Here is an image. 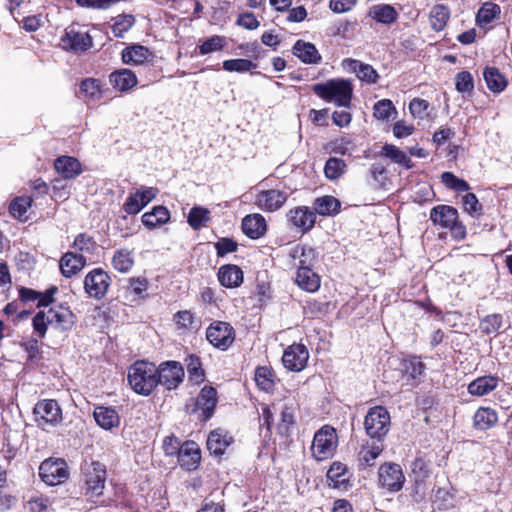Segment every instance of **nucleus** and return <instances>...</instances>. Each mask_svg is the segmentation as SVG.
Here are the masks:
<instances>
[{
    "label": "nucleus",
    "mask_w": 512,
    "mask_h": 512,
    "mask_svg": "<svg viewBox=\"0 0 512 512\" xmlns=\"http://www.w3.org/2000/svg\"><path fill=\"white\" fill-rule=\"evenodd\" d=\"M61 45L64 49L82 52L92 46V38L86 32H76L71 29L62 36Z\"/></svg>",
    "instance_id": "412c9836"
},
{
    "label": "nucleus",
    "mask_w": 512,
    "mask_h": 512,
    "mask_svg": "<svg viewBox=\"0 0 512 512\" xmlns=\"http://www.w3.org/2000/svg\"><path fill=\"white\" fill-rule=\"evenodd\" d=\"M135 19L132 15H120L112 25V32L115 37L122 38L124 34L133 26Z\"/></svg>",
    "instance_id": "13d9d810"
},
{
    "label": "nucleus",
    "mask_w": 512,
    "mask_h": 512,
    "mask_svg": "<svg viewBox=\"0 0 512 512\" xmlns=\"http://www.w3.org/2000/svg\"><path fill=\"white\" fill-rule=\"evenodd\" d=\"M134 264L132 254L128 250H118L112 258L113 267L122 273H127Z\"/></svg>",
    "instance_id": "3c124183"
},
{
    "label": "nucleus",
    "mask_w": 512,
    "mask_h": 512,
    "mask_svg": "<svg viewBox=\"0 0 512 512\" xmlns=\"http://www.w3.org/2000/svg\"><path fill=\"white\" fill-rule=\"evenodd\" d=\"M80 92L88 100H99L102 97L101 83L94 78H86L80 84Z\"/></svg>",
    "instance_id": "09e8293b"
},
{
    "label": "nucleus",
    "mask_w": 512,
    "mask_h": 512,
    "mask_svg": "<svg viewBox=\"0 0 512 512\" xmlns=\"http://www.w3.org/2000/svg\"><path fill=\"white\" fill-rule=\"evenodd\" d=\"M340 208V201L331 195L318 197L313 203L315 214L317 213L321 216H334L339 213Z\"/></svg>",
    "instance_id": "72a5a7b5"
},
{
    "label": "nucleus",
    "mask_w": 512,
    "mask_h": 512,
    "mask_svg": "<svg viewBox=\"0 0 512 512\" xmlns=\"http://www.w3.org/2000/svg\"><path fill=\"white\" fill-rule=\"evenodd\" d=\"M93 418L98 426L104 430H112L120 425V415L115 407L96 405L93 411Z\"/></svg>",
    "instance_id": "a211bd4d"
},
{
    "label": "nucleus",
    "mask_w": 512,
    "mask_h": 512,
    "mask_svg": "<svg viewBox=\"0 0 512 512\" xmlns=\"http://www.w3.org/2000/svg\"><path fill=\"white\" fill-rule=\"evenodd\" d=\"M87 264L85 255H78V253L67 252L59 262L61 273L64 277H72L81 271Z\"/></svg>",
    "instance_id": "bb28decb"
},
{
    "label": "nucleus",
    "mask_w": 512,
    "mask_h": 512,
    "mask_svg": "<svg viewBox=\"0 0 512 512\" xmlns=\"http://www.w3.org/2000/svg\"><path fill=\"white\" fill-rule=\"evenodd\" d=\"M157 371V383L169 390L177 388L184 378V369L177 361L164 362Z\"/></svg>",
    "instance_id": "9b49d317"
},
{
    "label": "nucleus",
    "mask_w": 512,
    "mask_h": 512,
    "mask_svg": "<svg viewBox=\"0 0 512 512\" xmlns=\"http://www.w3.org/2000/svg\"><path fill=\"white\" fill-rule=\"evenodd\" d=\"M210 221V211L201 206L193 207L187 218L188 224L194 229L199 230Z\"/></svg>",
    "instance_id": "49530a36"
},
{
    "label": "nucleus",
    "mask_w": 512,
    "mask_h": 512,
    "mask_svg": "<svg viewBox=\"0 0 512 512\" xmlns=\"http://www.w3.org/2000/svg\"><path fill=\"white\" fill-rule=\"evenodd\" d=\"M483 76L488 89L493 93H500L507 86V79L495 67H487L484 70Z\"/></svg>",
    "instance_id": "ea45409f"
},
{
    "label": "nucleus",
    "mask_w": 512,
    "mask_h": 512,
    "mask_svg": "<svg viewBox=\"0 0 512 512\" xmlns=\"http://www.w3.org/2000/svg\"><path fill=\"white\" fill-rule=\"evenodd\" d=\"M157 374L153 363L138 361L129 368L128 382L136 393L149 395L158 385Z\"/></svg>",
    "instance_id": "f257e3e1"
},
{
    "label": "nucleus",
    "mask_w": 512,
    "mask_h": 512,
    "mask_svg": "<svg viewBox=\"0 0 512 512\" xmlns=\"http://www.w3.org/2000/svg\"><path fill=\"white\" fill-rule=\"evenodd\" d=\"M296 283L307 292H315L320 287V278L311 268L297 270Z\"/></svg>",
    "instance_id": "79ce46f5"
},
{
    "label": "nucleus",
    "mask_w": 512,
    "mask_h": 512,
    "mask_svg": "<svg viewBox=\"0 0 512 512\" xmlns=\"http://www.w3.org/2000/svg\"><path fill=\"white\" fill-rule=\"evenodd\" d=\"M501 13L500 6L492 3L485 2L478 10L476 21L480 27H485L492 23V21L499 17Z\"/></svg>",
    "instance_id": "37998d69"
},
{
    "label": "nucleus",
    "mask_w": 512,
    "mask_h": 512,
    "mask_svg": "<svg viewBox=\"0 0 512 512\" xmlns=\"http://www.w3.org/2000/svg\"><path fill=\"white\" fill-rule=\"evenodd\" d=\"M314 93L327 102L338 106L348 107L352 97V87L348 81L337 79L315 84Z\"/></svg>",
    "instance_id": "f03ea898"
},
{
    "label": "nucleus",
    "mask_w": 512,
    "mask_h": 512,
    "mask_svg": "<svg viewBox=\"0 0 512 512\" xmlns=\"http://www.w3.org/2000/svg\"><path fill=\"white\" fill-rule=\"evenodd\" d=\"M384 449L382 441L373 440L363 444L358 452V461L360 466L369 467L374 465L375 460L379 457Z\"/></svg>",
    "instance_id": "c85d7f7f"
},
{
    "label": "nucleus",
    "mask_w": 512,
    "mask_h": 512,
    "mask_svg": "<svg viewBox=\"0 0 512 512\" xmlns=\"http://www.w3.org/2000/svg\"><path fill=\"white\" fill-rule=\"evenodd\" d=\"M390 414L386 408L375 406L369 409L364 420L367 435L373 440L383 441L390 429Z\"/></svg>",
    "instance_id": "423d86ee"
},
{
    "label": "nucleus",
    "mask_w": 512,
    "mask_h": 512,
    "mask_svg": "<svg viewBox=\"0 0 512 512\" xmlns=\"http://www.w3.org/2000/svg\"><path fill=\"white\" fill-rule=\"evenodd\" d=\"M33 412L38 426L43 429L46 426H55L63 419L62 410L57 401L53 399L39 401L35 405Z\"/></svg>",
    "instance_id": "6e6552de"
},
{
    "label": "nucleus",
    "mask_w": 512,
    "mask_h": 512,
    "mask_svg": "<svg viewBox=\"0 0 512 512\" xmlns=\"http://www.w3.org/2000/svg\"><path fill=\"white\" fill-rule=\"evenodd\" d=\"M393 114H397V110L389 99H382L373 106V115L378 120H388Z\"/></svg>",
    "instance_id": "603ef678"
},
{
    "label": "nucleus",
    "mask_w": 512,
    "mask_h": 512,
    "mask_svg": "<svg viewBox=\"0 0 512 512\" xmlns=\"http://www.w3.org/2000/svg\"><path fill=\"white\" fill-rule=\"evenodd\" d=\"M86 492L90 497L100 496L106 482V467L99 461L85 460L81 466Z\"/></svg>",
    "instance_id": "7ed1b4c3"
},
{
    "label": "nucleus",
    "mask_w": 512,
    "mask_h": 512,
    "mask_svg": "<svg viewBox=\"0 0 512 512\" xmlns=\"http://www.w3.org/2000/svg\"><path fill=\"white\" fill-rule=\"evenodd\" d=\"M256 68V64L248 59H230L223 62V69L228 72L244 73Z\"/></svg>",
    "instance_id": "5fc2aeb1"
},
{
    "label": "nucleus",
    "mask_w": 512,
    "mask_h": 512,
    "mask_svg": "<svg viewBox=\"0 0 512 512\" xmlns=\"http://www.w3.org/2000/svg\"><path fill=\"white\" fill-rule=\"evenodd\" d=\"M288 194L277 189L260 191L255 198V205L265 211L274 212L279 210L287 201Z\"/></svg>",
    "instance_id": "ddd939ff"
},
{
    "label": "nucleus",
    "mask_w": 512,
    "mask_h": 512,
    "mask_svg": "<svg viewBox=\"0 0 512 512\" xmlns=\"http://www.w3.org/2000/svg\"><path fill=\"white\" fill-rule=\"evenodd\" d=\"M110 276L102 269L90 271L84 279L85 292L95 299L103 298L110 286Z\"/></svg>",
    "instance_id": "9d476101"
},
{
    "label": "nucleus",
    "mask_w": 512,
    "mask_h": 512,
    "mask_svg": "<svg viewBox=\"0 0 512 512\" xmlns=\"http://www.w3.org/2000/svg\"><path fill=\"white\" fill-rule=\"evenodd\" d=\"M32 200L30 197H18L13 200L9 206L10 213L20 220L26 219L27 209L31 206Z\"/></svg>",
    "instance_id": "4d7b16f0"
},
{
    "label": "nucleus",
    "mask_w": 512,
    "mask_h": 512,
    "mask_svg": "<svg viewBox=\"0 0 512 512\" xmlns=\"http://www.w3.org/2000/svg\"><path fill=\"white\" fill-rule=\"evenodd\" d=\"M403 369L409 377L415 379L422 374L424 364L416 356H411L403 361Z\"/></svg>",
    "instance_id": "680f3d73"
},
{
    "label": "nucleus",
    "mask_w": 512,
    "mask_h": 512,
    "mask_svg": "<svg viewBox=\"0 0 512 512\" xmlns=\"http://www.w3.org/2000/svg\"><path fill=\"white\" fill-rule=\"evenodd\" d=\"M382 155L406 168L412 167L411 159L406 155V153L392 144H385L382 147Z\"/></svg>",
    "instance_id": "8fccbe9b"
},
{
    "label": "nucleus",
    "mask_w": 512,
    "mask_h": 512,
    "mask_svg": "<svg viewBox=\"0 0 512 512\" xmlns=\"http://www.w3.org/2000/svg\"><path fill=\"white\" fill-rule=\"evenodd\" d=\"M232 438L221 430L212 431L207 439V448L214 455H222L230 445Z\"/></svg>",
    "instance_id": "a19ab883"
},
{
    "label": "nucleus",
    "mask_w": 512,
    "mask_h": 512,
    "mask_svg": "<svg viewBox=\"0 0 512 512\" xmlns=\"http://www.w3.org/2000/svg\"><path fill=\"white\" fill-rule=\"evenodd\" d=\"M455 86L460 93H469L474 89L473 77L468 71H461L455 77Z\"/></svg>",
    "instance_id": "e2e57ef3"
},
{
    "label": "nucleus",
    "mask_w": 512,
    "mask_h": 512,
    "mask_svg": "<svg viewBox=\"0 0 512 512\" xmlns=\"http://www.w3.org/2000/svg\"><path fill=\"white\" fill-rule=\"evenodd\" d=\"M498 422L497 412L490 407H480L474 414L473 425L478 430L492 428Z\"/></svg>",
    "instance_id": "e433bc0d"
},
{
    "label": "nucleus",
    "mask_w": 512,
    "mask_h": 512,
    "mask_svg": "<svg viewBox=\"0 0 512 512\" xmlns=\"http://www.w3.org/2000/svg\"><path fill=\"white\" fill-rule=\"evenodd\" d=\"M480 330L485 334H494L502 327V316L500 314L487 315L480 322Z\"/></svg>",
    "instance_id": "bf43d9fd"
},
{
    "label": "nucleus",
    "mask_w": 512,
    "mask_h": 512,
    "mask_svg": "<svg viewBox=\"0 0 512 512\" xmlns=\"http://www.w3.org/2000/svg\"><path fill=\"white\" fill-rule=\"evenodd\" d=\"M57 291L58 289L55 286L47 289L45 292H38L30 288L21 287L19 289V298L24 303L37 301L39 307L48 306L53 302V296Z\"/></svg>",
    "instance_id": "c756f323"
},
{
    "label": "nucleus",
    "mask_w": 512,
    "mask_h": 512,
    "mask_svg": "<svg viewBox=\"0 0 512 512\" xmlns=\"http://www.w3.org/2000/svg\"><path fill=\"white\" fill-rule=\"evenodd\" d=\"M49 324L60 331L70 330L75 323V316L68 307L57 306L47 310Z\"/></svg>",
    "instance_id": "6ab92c4d"
},
{
    "label": "nucleus",
    "mask_w": 512,
    "mask_h": 512,
    "mask_svg": "<svg viewBox=\"0 0 512 512\" xmlns=\"http://www.w3.org/2000/svg\"><path fill=\"white\" fill-rule=\"evenodd\" d=\"M350 65L360 80L370 84L377 82L379 75L371 65L364 64L358 60H350Z\"/></svg>",
    "instance_id": "c03bdc74"
},
{
    "label": "nucleus",
    "mask_w": 512,
    "mask_h": 512,
    "mask_svg": "<svg viewBox=\"0 0 512 512\" xmlns=\"http://www.w3.org/2000/svg\"><path fill=\"white\" fill-rule=\"evenodd\" d=\"M338 444L336 430L325 425L314 435L311 452L317 461H323L333 456Z\"/></svg>",
    "instance_id": "39448f33"
},
{
    "label": "nucleus",
    "mask_w": 512,
    "mask_h": 512,
    "mask_svg": "<svg viewBox=\"0 0 512 512\" xmlns=\"http://www.w3.org/2000/svg\"><path fill=\"white\" fill-rule=\"evenodd\" d=\"M292 53L305 64L316 65L322 60V56L316 46L304 40L296 41L292 48Z\"/></svg>",
    "instance_id": "b1692460"
},
{
    "label": "nucleus",
    "mask_w": 512,
    "mask_h": 512,
    "mask_svg": "<svg viewBox=\"0 0 512 512\" xmlns=\"http://www.w3.org/2000/svg\"><path fill=\"white\" fill-rule=\"evenodd\" d=\"M405 481L400 465L385 463L379 468V482L390 491H399Z\"/></svg>",
    "instance_id": "4468645a"
},
{
    "label": "nucleus",
    "mask_w": 512,
    "mask_h": 512,
    "mask_svg": "<svg viewBox=\"0 0 512 512\" xmlns=\"http://www.w3.org/2000/svg\"><path fill=\"white\" fill-rule=\"evenodd\" d=\"M150 56L148 48L142 45L126 47L121 53V59L126 65H142Z\"/></svg>",
    "instance_id": "f704fd0d"
},
{
    "label": "nucleus",
    "mask_w": 512,
    "mask_h": 512,
    "mask_svg": "<svg viewBox=\"0 0 512 512\" xmlns=\"http://www.w3.org/2000/svg\"><path fill=\"white\" fill-rule=\"evenodd\" d=\"M499 385V378L485 375L474 379L468 385V393L472 396L482 397L494 391Z\"/></svg>",
    "instance_id": "cd10ccee"
},
{
    "label": "nucleus",
    "mask_w": 512,
    "mask_h": 512,
    "mask_svg": "<svg viewBox=\"0 0 512 512\" xmlns=\"http://www.w3.org/2000/svg\"><path fill=\"white\" fill-rule=\"evenodd\" d=\"M225 38L223 36L214 35L206 39L200 46L199 52L201 55H206L215 51H220L225 46Z\"/></svg>",
    "instance_id": "052dcab7"
},
{
    "label": "nucleus",
    "mask_w": 512,
    "mask_h": 512,
    "mask_svg": "<svg viewBox=\"0 0 512 512\" xmlns=\"http://www.w3.org/2000/svg\"><path fill=\"white\" fill-rule=\"evenodd\" d=\"M449 9L444 5H436L430 12V25L433 30L441 31L449 19Z\"/></svg>",
    "instance_id": "de8ad7c7"
},
{
    "label": "nucleus",
    "mask_w": 512,
    "mask_h": 512,
    "mask_svg": "<svg viewBox=\"0 0 512 512\" xmlns=\"http://www.w3.org/2000/svg\"><path fill=\"white\" fill-rule=\"evenodd\" d=\"M345 167L346 164L342 159L331 157L324 167L325 176L330 180H335L343 174Z\"/></svg>",
    "instance_id": "6e6d98bb"
},
{
    "label": "nucleus",
    "mask_w": 512,
    "mask_h": 512,
    "mask_svg": "<svg viewBox=\"0 0 512 512\" xmlns=\"http://www.w3.org/2000/svg\"><path fill=\"white\" fill-rule=\"evenodd\" d=\"M200 460V448L195 442L188 441L180 446L178 461L182 467L194 470L198 467Z\"/></svg>",
    "instance_id": "4be33fe9"
},
{
    "label": "nucleus",
    "mask_w": 512,
    "mask_h": 512,
    "mask_svg": "<svg viewBox=\"0 0 512 512\" xmlns=\"http://www.w3.org/2000/svg\"><path fill=\"white\" fill-rule=\"evenodd\" d=\"M206 338L214 347L227 350L234 342L235 332L228 322L214 321L206 330Z\"/></svg>",
    "instance_id": "1a4fd4ad"
},
{
    "label": "nucleus",
    "mask_w": 512,
    "mask_h": 512,
    "mask_svg": "<svg viewBox=\"0 0 512 512\" xmlns=\"http://www.w3.org/2000/svg\"><path fill=\"white\" fill-rule=\"evenodd\" d=\"M287 219L291 226L299 229L302 233H306L314 227L316 215L309 207L299 206L288 211Z\"/></svg>",
    "instance_id": "2eb2a0df"
},
{
    "label": "nucleus",
    "mask_w": 512,
    "mask_h": 512,
    "mask_svg": "<svg viewBox=\"0 0 512 512\" xmlns=\"http://www.w3.org/2000/svg\"><path fill=\"white\" fill-rule=\"evenodd\" d=\"M428 107V102L420 98H414L409 104V110L413 117L420 119H423L426 116Z\"/></svg>",
    "instance_id": "774afa93"
},
{
    "label": "nucleus",
    "mask_w": 512,
    "mask_h": 512,
    "mask_svg": "<svg viewBox=\"0 0 512 512\" xmlns=\"http://www.w3.org/2000/svg\"><path fill=\"white\" fill-rule=\"evenodd\" d=\"M69 475L68 464L62 458H48L39 466V476L49 486L64 483L69 478Z\"/></svg>",
    "instance_id": "0eeeda50"
},
{
    "label": "nucleus",
    "mask_w": 512,
    "mask_h": 512,
    "mask_svg": "<svg viewBox=\"0 0 512 512\" xmlns=\"http://www.w3.org/2000/svg\"><path fill=\"white\" fill-rule=\"evenodd\" d=\"M47 311H39L34 317L32 321L33 329L38 334L40 338H43L47 331V326L50 325L48 320Z\"/></svg>",
    "instance_id": "0e129e2a"
},
{
    "label": "nucleus",
    "mask_w": 512,
    "mask_h": 512,
    "mask_svg": "<svg viewBox=\"0 0 512 512\" xmlns=\"http://www.w3.org/2000/svg\"><path fill=\"white\" fill-rule=\"evenodd\" d=\"M185 361L189 380L195 384L202 383L205 380V372L200 358L195 355H189Z\"/></svg>",
    "instance_id": "a18cd8bd"
},
{
    "label": "nucleus",
    "mask_w": 512,
    "mask_h": 512,
    "mask_svg": "<svg viewBox=\"0 0 512 512\" xmlns=\"http://www.w3.org/2000/svg\"><path fill=\"white\" fill-rule=\"evenodd\" d=\"M464 210L469 213L470 215H478L481 212V205L479 204V201L475 194L473 193H467L462 198Z\"/></svg>",
    "instance_id": "338daca9"
},
{
    "label": "nucleus",
    "mask_w": 512,
    "mask_h": 512,
    "mask_svg": "<svg viewBox=\"0 0 512 512\" xmlns=\"http://www.w3.org/2000/svg\"><path fill=\"white\" fill-rule=\"evenodd\" d=\"M290 257L293 260L294 267L297 270L309 269L313 266L315 261V251L313 248L296 245L290 251Z\"/></svg>",
    "instance_id": "7c9ffc66"
},
{
    "label": "nucleus",
    "mask_w": 512,
    "mask_h": 512,
    "mask_svg": "<svg viewBox=\"0 0 512 512\" xmlns=\"http://www.w3.org/2000/svg\"><path fill=\"white\" fill-rule=\"evenodd\" d=\"M273 372L266 366L258 367L255 371V381L257 386L264 390L270 391L273 388Z\"/></svg>",
    "instance_id": "864d4df0"
},
{
    "label": "nucleus",
    "mask_w": 512,
    "mask_h": 512,
    "mask_svg": "<svg viewBox=\"0 0 512 512\" xmlns=\"http://www.w3.org/2000/svg\"><path fill=\"white\" fill-rule=\"evenodd\" d=\"M411 471L415 476L416 480H421L429 475L428 463L420 457L415 458L411 463Z\"/></svg>",
    "instance_id": "69168bd1"
},
{
    "label": "nucleus",
    "mask_w": 512,
    "mask_h": 512,
    "mask_svg": "<svg viewBox=\"0 0 512 512\" xmlns=\"http://www.w3.org/2000/svg\"><path fill=\"white\" fill-rule=\"evenodd\" d=\"M170 219V212L164 206H156L142 215V223L149 229L165 224Z\"/></svg>",
    "instance_id": "58836bf2"
},
{
    "label": "nucleus",
    "mask_w": 512,
    "mask_h": 512,
    "mask_svg": "<svg viewBox=\"0 0 512 512\" xmlns=\"http://www.w3.org/2000/svg\"><path fill=\"white\" fill-rule=\"evenodd\" d=\"M218 280L225 288H236L243 283L244 274L240 267L234 264L223 265L218 270Z\"/></svg>",
    "instance_id": "393cba45"
},
{
    "label": "nucleus",
    "mask_w": 512,
    "mask_h": 512,
    "mask_svg": "<svg viewBox=\"0 0 512 512\" xmlns=\"http://www.w3.org/2000/svg\"><path fill=\"white\" fill-rule=\"evenodd\" d=\"M157 189L152 187H141L132 193L124 203V211L130 215L139 213L157 195Z\"/></svg>",
    "instance_id": "f3484780"
},
{
    "label": "nucleus",
    "mask_w": 512,
    "mask_h": 512,
    "mask_svg": "<svg viewBox=\"0 0 512 512\" xmlns=\"http://www.w3.org/2000/svg\"><path fill=\"white\" fill-rule=\"evenodd\" d=\"M368 16L382 24H391L396 21L398 13L389 4H377L369 9Z\"/></svg>",
    "instance_id": "4c0bfd02"
},
{
    "label": "nucleus",
    "mask_w": 512,
    "mask_h": 512,
    "mask_svg": "<svg viewBox=\"0 0 512 512\" xmlns=\"http://www.w3.org/2000/svg\"><path fill=\"white\" fill-rule=\"evenodd\" d=\"M54 167L65 179H73L82 171L80 162L76 158L70 156L58 157L54 162Z\"/></svg>",
    "instance_id": "2f4dec72"
},
{
    "label": "nucleus",
    "mask_w": 512,
    "mask_h": 512,
    "mask_svg": "<svg viewBox=\"0 0 512 512\" xmlns=\"http://www.w3.org/2000/svg\"><path fill=\"white\" fill-rule=\"evenodd\" d=\"M217 401L216 389L211 386H204L196 399V410L201 411L203 419L207 420L213 415Z\"/></svg>",
    "instance_id": "aec40b11"
},
{
    "label": "nucleus",
    "mask_w": 512,
    "mask_h": 512,
    "mask_svg": "<svg viewBox=\"0 0 512 512\" xmlns=\"http://www.w3.org/2000/svg\"><path fill=\"white\" fill-rule=\"evenodd\" d=\"M109 82L119 92H126L138 84L137 76L127 68L113 71L109 75Z\"/></svg>",
    "instance_id": "5701e85b"
},
{
    "label": "nucleus",
    "mask_w": 512,
    "mask_h": 512,
    "mask_svg": "<svg viewBox=\"0 0 512 512\" xmlns=\"http://www.w3.org/2000/svg\"><path fill=\"white\" fill-rule=\"evenodd\" d=\"M73 248L76 251L75 253L85 255L86 261H90L92 256L97 253L99 246L93 237L86 233H80L73 242Z\"/></svg>",
    "instance_id": "c9c22d12"
},
{
    "label": "nucleus",
    "mask_w": 512,
    "mask_h": 512,
    "mask_svg": "<svg viewBox=\"0 0 512 512\" xmlns=\"http://www.w3.org/2000/svg\"><path fill=\"white\" fill-rule=\"evenodd\" d=\"M297 405L294 401L286 402L281 410L280 422L277 425L278 433L281 436H288L291 432L293 425L295 424V413Z\"/></svg>",
    "instance_id": "473e14b6"
},
{
    "label": "nucleus",
    "mask_w": 512,
    "mask_h": 512,
    "mask_svg": "<svg viewBox=\"0 0 512 512\" xmlns=\"http://www.w3.org/2000/svg\"><path fill=\"white\" fill-rule=\"evenodd\" d=\"M326 478L329 487L333 489L347 491L351 487V473L342 462H333L327 471Z\"/></svg>",
    "instance_id": "dca6fc26"
},
{
    "label": "nucleus",
    "mask_w": 512,
    "mask_h": 512,
    "mask_svg": "<svg viewBox=\"0 0 512 512\" xmlns=\"http://www.w3.org/2000/svg\"><path fill=\"white\" fill-rule=\"evenodd\" d=\"M308 359L309 352L305 345L292 344L284 351L282 362L288 370L299 372L306 367Z\"/></svg>",
    "instance_id": "f8f14e48"
},
{
    "label": "nucleus",
    "mask_w": 512,
    "mask_h": 512,
    "mask_svg": "<svg viewBox=\"0 0 512 512\" xmlns=\"http://www.w3.org/2000/svg\"><path fill=\"white\" fill-rule=\"evenodd\" d=\"M430 220L442 228L449 229L456 239H463L466 235L465 226L458 221V211L452 206L438 205L432 208Z\"/></svg>",
    "instance_id": "20e7f679"
},
{
    "label": "nucleus",
    "mask_w": 512,
    "mask_h": 512,
    "mask_svg": "<svg viewBox=\"0 0 512 512\" xmlns=\"http://www.w3.org/2000/svg\"><path fill=\"white\" fill-rule=\"evenodd\" d=\"M242 230L249 238L258 239L262 237L267 230L266 220L259 213L247 215L242 220Z\"/></svg>",
    "instance_id": "a878e982"
}]
</instances>
